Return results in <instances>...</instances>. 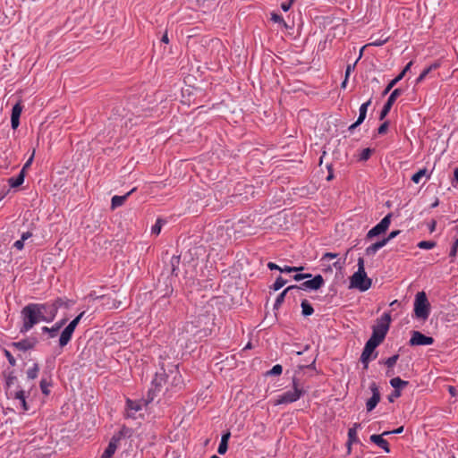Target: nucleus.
Masks as SVG:
<instances>
[{"mask_svg": "<svg viewBox=\"0 0 458 458\" xmlns=\"http://www.w3.org/2000/svg\"><path fill=\"white\" fill-rule=\"evenodd\" d=\"M22 326L21 333L30 331L39 322H51L55 319V308L45 306L43 303H30L22 308L21 311Z\"/></svg>", "mask_w": 458, "mask_h": 458, "instance_id": "f257e3e1", "label": "nucleus"}, {"mask_svg": "<svg viewBox=\"0 0 458 458\" xmlns=\"http://www.w3.org/2000/svg\"><path fill=\"white\" fill-rule=\"evenodd\" d=\"M390 322V314L385 313L379 319H377V324L373 327L372 335L370 336L369 340H372L380 344L387 334Z\"/></svg>", "mask_w": 458, "mask_h": 458, "instance_id": "f03ea898", "label": "nucleus"}, {"mask_svg": "<svg viewBox=\"0 0 458 458\" xmlns=\"http://www.w3.org/2000/svg\"><path fill=\"white\" fill-rule=\"evenodd\" d=\"M430 313V304L424 292L417 293L414 301V314L417 318L426 320Z\"/></svg>", "mask_w": 458, "mask_h": 458, "instance_id": "7ed1b4c3", "label": "nucleus"}, {"mask_svg": "<svg viewBox=\"0 0 458 458\" xmlns=\"http://www.w3.org/2000/svg\"><path fill=\"white\" fill-rule=\"evenodd\" d=\"M293 387L292 390L286 391L278 396L275 404L292 403L300 399V397L304 394V390L300 386L299 382L295 377L293 379Z\"/></svg>", "mask_w": 458, "mask_h": 458, "instance_id": "20e7f679", "label": "nucleus"}, {"mask_svg": "<svg viewBox=\"0 0 458 458\" xmlns=\"http://www.w3.org/2000/svg\"><path fill=\"white\" fill-rule=\"evenodd\" d=\"M371 286V279L366 272L356 271L350 278V287L359 289L361 292L369 290Z\"/></svg>", "mask_w": 458, "mask_h": 458, "instance_id": "39448f33", "label": "nucleus"}, {"mask_svg": "<svg viewBox=\"0 0 458 458\" xmlns=\"http://www.w3.org/2000/svg\"><path fill=\"white\" fill-rule=\"evenodd\" d=\"M391 217L392 214H387L377 225L368 232L366 238L368 240H371L374 237L386 233L391 224Z\"/></svg>", "mask_w": 458, "mask_h": 458, "instance_id": "423d86ee", "label": "nucleus"}, {"mask_svg": "<svg viewBox=\"0 0 458 458\" xmlns=\"http://www.w3.org/2000/svg\"><path fill=\"white\" fill-rule=\"evenodd\" d=\"M325 281L321 275L315 276L312 279L307 280L300 285H293L294 292L299 293L301 290H318L324 284Z\"/></svg>", "mask_w": 458, "mask_h": 458, "instance_id": "0eeeda50", "label": "nucleus"}, {"mask_svg": "<svg viewBox=\"0 0 458 458\" xmlns=\"http://www.w3.org/2000/svg\"><path fill=\"white\" fill-rule=\"evenodd\" d=\"M434 343V338L427 336L419 331H412L409 341L410 345H430Z\"/></svg>", "mask_w": 458, "mask_h": 458, "instance_id": "6e6552de", "label": "nucleus"}, {"mask_svg": "<svg viewBox=\"0 0 458 458\" xmlns=\"http://www.w3.org/2000/svg\"><path fill=\"white\" fill-rule=\"evenodd\" d=\"M378 345V343H376L369 339L366 343L360 356V361L364 364V369H368L369 362L371 359V354Z\"/></svg>", "mask_w": 458, "mask_h": 458, "instance_id": "1a4fd4ad", "label": "nucleus"}, {"mask_svg": "<svg viewBox=\"0 0 458 458\" xmlns=\"http://www.w3.org/2000/svg\"><path fill=\"white\" fill-rule=\"evenodd\" d=\"M38 344V340L35 337L26 338L19 342H13L10 344L13 350L26 352L33 349Z\"/></svg>", "mask_w": 458, "mask_h": 458, "instance_id": "9d476101", "label": "nucleus"}, {"mask_svg": "<svg viewBox=\"0 0 458 458\" xmlns=\"http://www.w3.org/2000/svg\"><path fill=\"white\" fill-rule=\"evenodd\" d=\"M369 389L372 393V396L366 403L367 411H371L375 409L377 403L380 402V393L377 385L375 382H372L369 385Z\"/></svg>", "mask_w": 458, "mask_h": 458, "instance_id": "9b49d317", "label": "nucleus"}, {"mask_svg": "<svg viewBox=\"0 0 458 458\" xmlns=\"http://www.w3.org/2000/svg\"><path fill=\"white\" fill-rule=\"evenodd\" d=\"M403 93V90L401 89H395L392 91V93L390 94L387 101L386 102V104L384 105L381 112H380V115H379V119L380 120H383L385 119V117L387 115V114L389 113L393 104L394 103V101L396 100V98L401 96Z\"/></svg>", "mask_w": 458, "mask_h": 458, "instance_id": "f8f14e48", "label": "nucleus"}, {"mask_svg": "<svg viewBox=\"0 0 458 458\" xmlns=\"http://www.w3.org/2000/svg\"><path fill=\"white\" fill-rule=\"evenodd\" d=\"M142 409L141 402L127 399L126 401V417L136 419V413Z\"/></svg>", "mask_w": 458, "mask_h": 458, "instance_id": "ddd939ff", "label": "nucleus"}, {"mask_svg": "<svg viewBox=\"0 0 458 458\" xmlns=\"http://www.w3.org/2000/svg\"><path fill=\"white\" fill-rule=\"evenodd\" d=\"M166 377L165 373H156L155 377L152 380V388L149 390V394H155L157 392H160L163 385L165 383Z\"/></svg>", "mask_w": 458, "mask_h": 458, "instance_id": "4468645a", "label": "nucleus"}, {"mask_svg": "<svg viewBox=\"0 0 458 458\" xmlns=\"http://www.w3.org/2000/svg\"><path fill=\"white\" fill-rule=\"evenodd\" d=\"M22 112V106L17 103L13 106L11 115V124L13 130L17 129L20 124V116Z\"/></svg>", "mask_w": 458, "mask_h": 458, "instance_id": "2eb2a0df", "label": "nucleus"}, {"mask_svg": "<svg viewBox=\"0 0 458 458\" xmlns=\"http://www.w3.org/2000/svg\"><path fill=\"white\" fill-rule=\"evenodd\" d=\"M119 437H113L100 458H111L116 451Z\"/></svg>", "mask_w": 458, "mask_h": 458, "instance_id": "dca6fc26", "label": "nucleus"}, {"mask_svg": "<svg viewBox=\"0 0 458 458\" xmlns=\"http://www.w3.org/2000/svg\"><path fill=\"white\" fill-rule=\"evenodd\" d=\"M369 439L372 443L377 445L378 447L382 448L385 452H390L388 442L384 437H382V436L371 435Z\"/></svg>", "mask_w": 458, "mask_h": 458, "instance_id": "f3484780", "label": "nucleus"}, {"mask_svg": "<svg viewBox=\"0 0 458 458\" xmlns=\"http://www.w3.org/2000/svg\"><path fill=\"white\" fill-rule=\"evenodd\" d=\"M294 287L290 285L288 286L287 288H285L278 296L277 298L276 299V301H275V304H274V309L275 310H277L279 309V307L282 305V303L284 302V297L287 295V294H293L294 293Z\"/></svg>", "mask_w": 458, "mask_h": 458, "instance_id": "a211bd4d", "label": "nucleus"}, {"mask_svg": "<svg viewBox=\"0 0 458 458\" xmlns=\"http://www.w3.org/2000/svg\"><path fill=\"white\" fill-rule=\"evenodd\" d=\"M73 331L70 330L69 328L65 327L59 337V346L61 348H64L68 344V343L71 341Z\"/></svg>", "mask_w": 458, "mask_h": 458, "instance_id": "6ab92c4d", "label": "nucleus"}, {"mask_svg": "<svg viewBox=\"0 0 458 458\" xmlns=\"http://www.w3.org/2000/svg\"><path fill=\"white\" fill-rule=\"evenodd\" d=\"M386 244L387 243L386 242V241L384 239H382L381 241H378V242L371 244L370 246H369L366 249L365 253L368 256H374L378 250H380L381 248H383Z\"/></svg>", "mask_w": 458, "mask_h": 458, "instance_id": "aec40b11", "label": "nucleus"}, {"mask_svg": "<svg viewBox=\"0 0 458 458\" xmlns=\"http://www.w3.org/2000/svg\"><path fill=\"white\" fill-rule=\"evenodd\" d=\"M386 244L387 243L386 242V241L384 239H382L381 241H378V242L371 244L370 246H369L366 249L365 253L368 256H374L378 250H380L381 248H383Z\"/></svg>", "mask_w": 458, "mask_h": 458, "instance_id": "412c9836", "label": "nucleus"}, {"mask_svg": "<svg viewBox=\"0 0 458 458\" xmlns=\"http://www.w3.org/2000/svg\"><path fill=\"white\" fill-rule=\"evenodd\" d=\"M134 191H135V188H133L131 191H130L128 193H126L123 196H114L112 198V202H111L112 208H115L122 206L124 203V201L126 200V199L128 198V196Z\"/></svg>", "mask_w": 458, "mask_h": 458, "instance_id": "4be33fe9", "label": "nucleus"}, {"mask_svg": "<svg viewBox=\"0 0 458 458\" xmlns=\"http://www.w3.org/2000/svg\"><path fill=\"white\" fill-rule=\"evenodd\" d=\"M24 177H25V174H24L23 170H21V172L19 173V174L16 177L9 178V180H8L9 185L12 188L19 187L20 185H21L23 183Z\"/></svg>", "mask_w": 458, "mask_h": 458, "instance_id": "5701e85b", "label": "nucleus"}, {"mask_svg": "<svg viewBox=\"0 0 458 458\" xmlns=\"http://www.w3.org/2000/svg\"><path fill=\"white\" fill-rule=\"evenodd\" d=\"M230 432H226L225 434H224L222 436V438H221V441H220V444H219V446H218V449H217V452L219 454H225L227 451V448H228V440L230 438Z\"/></svg>", "mask_w": 458, "mask_h": 458, "instance_id": "b1692460", "label": "nucleus"}, {"mask_svg": "<svg viewBox=\"0 0 458 458\" xmlns=\"http://www.w3.org/2000/svg\"><path fill=\"white\" fill-rule=\"evenodd\" d=\"M360 426V424L355 423L354 426L348 430V442H347V444H348L349 446L352 444H353V443L359 442V439H358V437H357V428Z\"/></svg>", "mask_w": 458, "mask_h": 458, "instance_id": "393cba45", "label": "nucleus"}, {"mask_svg": "<svg viewBox=\"0 0 458 458\" xmlns=\"http://www.w3.org/2000/svg\"><path fill=\"white\" fill-rule=\"evenodd\" d=\"M409 382L403 380L399 377H394L390 380V385L392 387H394V390L401 391L402 388L408 386Z\"/></svg>", "mask_w": 458, "mask_h": 458, "instance_id": "a878e982", "label": "nucleus"}, {"mask_svg": "<svg viewBox=\"0 0 458 458\" xmlns=\"http://www.w3.org/2000/svg\"><path fill=\"white\" fill-rule=\"evenodd\" d=\"M370 104H371V99H369L367 102L363 103L360 106V110H359V117L357 119L358 123H362L363 121L365 120L368 107L370 106Z\"/></svg>", "mask_w": 458, "mask_h": 458, "instance_id": "bb28decb", "label": "nucleus"}, {"mask_svg": "<svg viewBox=\"0 0 458 458\" xmlns=\"http://www.w3.org/2000/svg\"><path fill=\"white\" fill-rule=\"evenodd\" d=\"M44 304H45V306H51V307L55 308V317L56 316L59 308H61L62 306H65V307L69 306L68 301H64L62 298L56 299L52 303H44Z\"/></svg>", "mask_w": 458, "mask_h": 458, "instance_id": "cd10ccee", "label": "nucleus"}, {"mask_svg": "<svg viewBox=\"0 0 458 458\" xmlns=\"http://www.w3.org/2000/svg\"><path fill=\"white\" fill-rule=\"evenodd\" d=\"M423 177L429 179L430 175L426 168L419 170L411 176V181L415 183H419Z\"/></svg>", "mask_w": 458, "mask_h": 458, "instance_id": "c85d7f7f", "label": "nucleus"}, {"mask_svg": "<svg viewBox=\"0 0 458 458\" xmlns=\"http://www.w3.org/2000/svg\"><path fill=\"white\" fill-rule=\"evenodd\" d=\"M301 313L303 316H310L314 312V309L312 306L309 303L307 300H303L301 304Z\"/></svg>", "mask_w": 458, "mask_h": 458, "instance_id": "c756f323", "label": "nucleus"}, {"mask_svg": "<svg viewBox=\"0 0 458 458\" xmlns=\"http://www.w3.org/2000/svg\"><path fill=\"white\" fill-rule=\"evenodd\" d=\"M403 78V72L398 74L394 79H393L386 87L383 91V96H386L390 92V90L395 86V84L400 81Z\"/></svg>", "mask_w": 458, "mask_h": 458, "instance_id": "7c9ffc66", "label": "nucleus"}, {"mask_svg": "<svg viewBox=\"0 0 458 458\" xmlns=\"http://www.w3.org/2000/svg\"><path fill=\"white\" fill-rule=\"evenodd\" d=\"M180 264V256L179 255H174L170 259V266H171V273L174 276H177V269Z\"/></svg>", "mask_w": 458, "mask_h": 458, "instance_id": "2f4dec72", "label": "nucleus"}, {"mask_svg": "<svg viewBox=\"0 0 458 458\" xmlns=\"http://www.w3.org/2000/svg\"><path fill=\"white\" fill-rule=\"evenodd\" d=\"M398 359H399V355H398V354L393 355V356L389 357V358L385 361V364L386 365V367H387L388 369H392V368L395 365V363H396V361L398 360ZM386 374H387L388 376H390V375L392 374V373H391V371H390V369H388V370H387Z\"/></svg>", "mask_w": 458, "mask_h": 458, "instance_id": "473e14b6", "label": "nucleus"}, {"mask_svg": "<svg viewBox=\"0 0 458 458\" xmlns=\"http://www.w3.org/2000/svg\"><path fill=\"white\" fill-rule=\"evenodd\" d=\"M85 312L82 311L75 318H73L69 324L68 326L66 327L67 328H69L70 330L73 331L75 330L76 327L78 326V324L80 323L81 319L82 318V317L84 316Z\"/></svg>", "mask_w": 458, "mask_h": 458, "instance_id": "72a5a7b5", "label": "nucleus"}, {"mask_svg": "<svg viewBox=\"0 0 458 458\" xmlns=\"http://www.w3.org/2000/svg\"><path fill=\"white\" fill-rule=\"evenodd\" d=\"M85 312L82 311L75 318H73L69 324L68 326L66 327L67 328H69L70 330L73 331L75 330L76 327L78 326V324L80 323L81 319L82 318V317L84 316Z\"/></svg>", "mask_w": 458, "mask_h": 458, "instance_id": "f704fd0d", "label": "nucleus"}, {"mask_svg": "<svg viewBox=\"0 0 458 458\" xmlns=\"http://www.w3.org/2000/svg\"><path fill=\"white\" fill-rule=\"evenodd\" d=\"M85 312L82 311L75 318H73L69 324L68 326L66 327L67 328H69L70 330L73 331L75 330L76 327L78 326V324L80 323L81 319L82 318V317L84 316Z\"/></svg>", "mask_w": 458, "mask_h": 458, "instance_id": "c9c22d12", "label": "nucleus"}, {"mask_svg": "<svg viewBox=\"0 0 458 458\" xmlns=\"http://www.w3.org/2000/svg\"><path fill=\"white\" fill-rule=\"evenodd\" d=\"M66 319H62L59 322H56L52 327H51V338H54L57 335L60 328L65 324Z\"/></svg>", "mask_w": 458, "mask_h": 458, "instance_id": "e433bc0d", "label": "nucleus"}, {"mask_svg": "<svg viewBox=\"0 0 458 458\" xmlns=\"http://www.w3.org/2000/svg\"><path fill=\"white\" fill-rule=\"evenodd\" d=\"M287 281L284 279L282 276H278L273 285L271 286V289L274 291L280 290L284 284H286Z\"/></svg>", "mask_w": 458, "mask_h": 458, "instance_id": "4c0bfd02", "label": "nucleus"}, {"mask_svg": "<svg viewBox=\"0 0 458 458\" xmlns=\"http://www.w3.org/2000/svg\"><path fill=\"white\" fill-rule=\"evenodd\" d=\"M39 371V368L38 364H34L32 368L29 369L27 371V377L30 379H35L38 377Z\"/></svg>", "mask_w": 458, "mask_h": 458, "instance_id": "58836bf2", "label": "nucleus"}, {"mask_svg": "<svg viewBox=\"0 0 458 458\" xmlns=\"http://www.w3.org/2000/svg\"><path fill=\"white\" fill-rule=\"evenodd\" d=\"M363 48H364V47L360 49V56H359V58L355 61V63H354V64H348V65H347V67H346V71H345V77H344V78L348 79V78H349V76H350V73H351V72L355 69V66H356L357 62L359 61V59H360V58L361 57V55H362Z\"/></svg>", "mask_w": 458, "mask_h": 458, "instance_id": "ea45409f", "label": "nucleus"}, {"mask_svg": "<svg viewBox=\"0 0 458 458\" xmlns=\"http://www.w3.org/2000/svg\"><path fill=\"white\" fill-rule=\"evenodd\" d=\"M436 246V242L432 241H422L418 243L420 249L430 250Z\"/></svg>", "mask_w": 458, "mask_h": 458, "instance_id": "a19ab883", "label": "nucleus"}, {"mask_svg": "<svg viewBox=\"0 0 458 458\" xmlns=\"http://www.w3.org/2000/svg\"><path fill=\"white\" fill-rule=\"evenodd\" d=\"M183 331H185L187 334H190L191 335H195L197 334V331L194 329L193 323L187 322L183 327Z\"/></svg>", "mask_w": 458, "mask_h": 458, "instance_id": "79ce46f5", "label": "nucleus"}, {"mask_svg": "<svg viewBox=\"0 0 458 458\" xmlns=\"http://www.w3.org/2000/svg\"><path fill=\"white\" fill-rule=\"evenodd\" d=\"M161 228H162V220L157 219L156 224L151 228V233L153 234L158 235L161 232Z\"/></svg>", "mask_w": 458, "mask_h": 458, "instance_id": "37998d69", "label": "nucleus"}, {"mask_svg": "<svg viewBox=\"0 0 458 458\" xmlns=\"http://www.w3.org/2000/svg\"><path fill=\"white\" fill-rule=\"evenodd\" d=\"M283 367L279 364L275 365L268 372V375L278 376L282 374Z\"/></svg>", "mask_w": 458, "mask_h": 458, "instance_id": "c03bdc74", "label": "nucleus"}, {"mask_svg": "<svg viewBox=\"0 0 458 458\" xmlns=\"http://www.w3.org/2000/svg\"><path fill=\"white\" fill-rule=\"evenodd\" d=\"M371 153H372V149L367 148H364L361 153H360V160H362V161H366L368 160L370 156H371Z\"/></svg>", "mask_w": 458, "mask_h": 458, "instance_id": "a18cd8bd", "label": "nucleus"}, {"mask_svg": "<svg viewBox=\"0 0 458 458\" xmlns=\"http://www.w3.org/2000/svg\"><path fill=\"white\" fill-rule=\"evenodd\" d=\"M4 356L7 358L10 365L13 366V367L15 366L16 365V360L14 359V357L13 356L11 352L9 350L4 349Z\"/></svg>", "mask_w": 458, "mask_h": 458, "instance_id": "49530a36", "label": "nucleus"}, {"mask_svg": "<svg viewBox=\"0 0 458 458\" xmlns=\"http://www.w3.org/2000/svg\"><path fill=\"white\" fill-rule=\"evenodd\" d=\"M49 384L47 382V380L42 379L40 381V388L44 394L47 395L49 394Z\"/></svg>", "mask_w": 458, "mask_h": 458, "instance_id": "de8ad7c7", "label": "nucleus"}, {"mask_svg": "<svg viewBox=\"0 0 458 458\" xmlns=\"http://www.w3.org/2000/svg\"><path fill=\"white\" fill-rule=\"evenodd\" d=\"M17 380V377L13 375V372L9 373L6 377V386L10 387L12 385H13Z\"/></svg>", "mask_w": 458, "mask_h": 458, "instance_id": "09e8293b", "label": "nucleus"}, {"mask_svg": "<svg viewBox=\"0 0 458 458\" xmlns=\"http://www.w3.org/2000/svg\"><path fill=\"white\" fill-rule=\"evenodd\" d=\"M401 396V391L394 390L387 397L390 403H394L395 399Z\"/></svg>", "mask_w": 458, "mask_h": 458, "instance_id": "8fccbe9b", "label": "nucleus"}, {"mask_svg": "<svg viewBox=\"0 0 458 458\" xmlns=\"http://www.w3.org/2000/svg\"><path fill=\"white\" fill-rule=\"evenodd\" d=\"M431 72V68H426L423 70V72L420 74V76L417 78L416 82L420 83L421 82L426 76Z\"/></svg>", "mask_w": 458, "mask_h": 458, "instance_id": "3c124183", "label": "nucleus"}, {"mask_svg": "<svg viewBox=\"0 0 458 458\" xmlns=\"http://www.w3.org/2000/svg\"><path fill=\"white\" fill-rule=\"evenodd\" d=\"M312 276L311 274H296L293 276V279L295 281H301V280H303V279H306V278H310Z\"/></svg>", "mask_w": 458, "mask_h": 458, "instance_id": "603ef678", "label": "nucleus"}, {"mask_svg": "<svg viewBox=\"0 0 458 458\" xmlns=\"http://www.w3.org/2000/svg\"><path fill=\"white\" fill-rule=\"evenodd\" d=\"M388 129V122H385L383 123L377 129V133L378 134H384L386 132Z\"/></svg>", "mask_w": 458, "mask_h": 458, "instance_id": "864d4df0", "label": "nucleus"}, {"mask_svg": "<svg viewBox=\"0 0 458 458\" xmlns=\"http://www.w3.org/2000/svg\"><path fill=\"white\" fill-rule=\"evenodd\" d=\"M457 249H458V239H456L454 241V242L453 243V246H452L451 250H450V256L451 257H455V255L457 253Z\"/></svg>", "mask_w": 458, "mask_h": 458, "instance_id": "5fc2aeb1", "label": "nucleus"}, {"mask_svg": "<svg viewBox=\"0 0 458 458\" xmlns=\"http://www.w3.org/2000/svg\"><path fill=\"white\" fill-rule=\"evenodd\" d=\"M399 233H400L399 230L393 231L389 233V235L386 238H384V240L387 243L389 241L395 238Z\"/></svg>", "mask_w": 458, "mask_h": 458, "instance_id": "6e6d98bb", "label": "nucleus"}, {"mask_svg": "<svg viewBox=\"0 0 458 458\" xmlns=\"http://www.w3.org/2000/svg\"><path fill=\"white\" fill-rule=\"evenodd\" d=\"M336 257H337L336 253L326 252L322 257V260H329L332 259H335Z\"/></svg>", "mask_w": 458, "mask_h": 458, "instance_id": "4d7b16f0", "label": "nucleus"}, {"mask_svg": "<svg viewBox=\"0 0 458 458\" xmlns=\"http://www.w3.org/2000/svg\"><path fill=\"white\" fill-rule=\"evenodd\" d=\"M358 270L357 271H360V272H365V268H364V259L362 258H359L358 259Z\"/></svg>", "mask_w": 458, "mask_h": 458, "instance_id": "13d9d810", "label": "nucleus"}, {"mask_svg": "<svg viewBox=\"0 0 458 458\" xmlns=\"http://www.w3.org/2000/svg\"><path fill=\"white\" fill-rule=\"evenodd\" d=\"M15 398L20 400L21 403L25 400V392L23 390H20L15 393Z\"/></svg>", "mask_w": 458, "mask_h": 458, "instance_id": "bf43d9fd", "label": "nucleus"}, {"mask_svg": "<svg viewBox=\"0 0 458 458\" xmlns=\"http://www.w3.org/2000/svg\"><path fill=\"white\" fill-rule=\"evenodd\" d=\"M271 19L275 22H278V23L284 22L283 17L281 15L277 14V13H273Z\"/></svg>", "mask_w": 458, "mask_h": 458, "instance_id": "052dcab7", "label": "nucleus"}, {"mask_svg": "<svg viewBox=\"0 0 458 458\" xmlns=\"http://www.w3.org/2000/svg\"><path fill=\"white\" fill-rule=\"evenodd\" d=\"M296 269L295 267H289V266H284V267H281V271L282 273H290V272H294Z\"/></svg>", "mask_w": 458, "mask_h": 458, "instance_id": "680f3d73", "label": "nucleus"}, {"mask_svg": "<svg viewBox=\"0 0 458 458\" xmlns=\"http://www.w3.org/2000/svg\"><path fill=\"white\" fill-rule=\"evenodd\" d=\"M13 247L21 250L24 247V242L20 239L13 243Z\"/></svg>", "mask_w": 458, "mask_h": 458, "instance_id": "e2e57ef3", "label": "nucleus"}, {"mask_svg": "<svg viewBox=\"0 0 458 458\" xmlns=\"http://www.w3.org/2000/svg\"><path fill=\"white\" fill-rule=\"evenodd\" d=\"M267 267L270 270H279V271H281V267H279L278 265H276V263H273V262H268L267 263Z\"/></svg>", "mask_w": 458, "mask_h": 458, "instance_id": "0e129e2a", "label": "nucleus"}, {"mask_svg": "<svg viewBox=\"0 0 458 458\" xmlns=\"http://www.w3.org/2000/svg\"><path fill=\"white\" fill-rule=\"evenodd\" d=\"M34 157V153L31 155V157L27 160V162L24 164L21 170L25 173V170L31 165Z\"/></svg>", "mask_w": 458, "mask_h": 458, "instance_id": "69168bd1", "label": "nucleus"}, {"mask_svg": "<svg viewBox=\"0 0 458 458\" xmlns=\"http://www.w3.org/2000/svg\"><path fill=\"white\" fill-rule=\"evenodd\" d=\"M31 235L32 233L30 232H25L21 234V240L24 242L28 240L30 237H31Z\"/></svg>", "mask_w": 458, "mask_h": 458, "instance_id": "338daca9", "label": "nucleus"}, {"mask_svg": "<svg viewBox=\"0 0 458 458\" xmlns=\"http://www.w3.org/2000/svg\"><path fill=\"white\" fill-rule=\"evenodd\" d=\"M291 7V2L290 3H283L281 4V8L284 11V12H287Z\"/></svg>", "mask_w": 458, "mask_h": 458, "instance_id": "774afa93", "label": "nucleus"}]
</instances>
